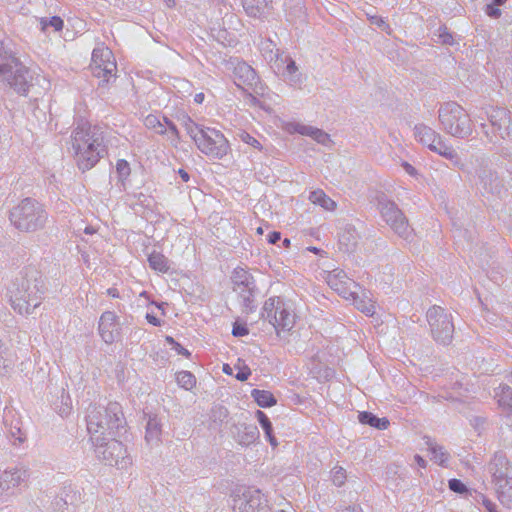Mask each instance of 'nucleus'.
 <instances>
[{
	"mask_svg": "<svg viewBox=\"0 0 512 512\" xmlns=\"http://www.w3.org/2000/svg\"><path fill=\"white\" fill-rule=\"evenodd\" d=\"M272 0H242L245 12L254 18L263 17L270 8Z\"/></svg>",
	"mask_w": 512,
	"mask_h": 512,
	"instance_id": "obj_27",
	"label": "nucleus"
},
{
	"mask_svg": "<svg viewBox=\"0 0 512 512\" xmlns=\"http://www.w3.org/2000/svg\"><path fill=\"white\" fill-rule=\"evenodd\" d=\"M144 124L148 129H152L158 134H164L167 131L166 126L155 115H148L145 118Z\"/></svg>",
	"mask_w": 512,
	"mask_h": 512,
	"instance_id": "obj_45",
	"label": "nucleus"
},
{
	"mask_svg": "<svg viewBox=\"0 0 512 512\" xmlns=\"http://www.w3.org/2000/svg\"><path fill=\"white\" fill-rule=\"evenodd\" d=\"M433 339L443 345H448L453 338L454 324L452 315L440 306H432L426 314Z\"/></svg>",
	"mask_w": 512,
	"mask_h": 512,
	"instance_id": "obj_12",
	"label": "nucleus"
},
{
	"mask_svg": "<svg viewBox=\"0 0 512 512\" xmlns=\"http://www.w3.org/2000/svg\"><path fill=\"white\" fill-rule=\"evenodd\" d=\"M262 318L271 324L278 335L280 331H290L295 324L294 314L286 308L279 297L269 298L265 301Z\"/></svg>",
	"mask_w": 512,
	"mask_h": 512,
	"instance_id": "obj_11",
	"label": "nucleus"
},
{
	"mask_svg": "<svg viewBox=\"0 0 512 512\" xmlns=\"http://www.w3.org/2000/svg\"><path fill=\"white\" fill-rule=\"evenodd\" d=\"M9 220L18 231L34 233L46 226L48 212L38 200L27 197L10 210Z\"/></svg>",
	"mask_w": 512,
	"mask_h": 512,
	"instance_id": "obj_4",
	"label": "nucleus"
},
{
	"mask_svg": "<svg viewBox=\"0 0 512 512\" xmlns=\"http://www.w3.org/2000/svg\"><path fill=\"white\" fill-rule=\"evenodd\" d=\"M197 148L208 157L221 159L230 150L229 143L224 135L214 129L205 127L195 141Z\"/></svg>",
	"mask_w": 512,
	"mask_h": 512,
	"instance_id": "obj_14",
	"label": "nucleus"
},
{
	"mask_svg": "<svg viewBox=\"0 0 512 512\" xmlns=\"http://www.w3.org/2000/svg\"><path fill=\"white\" fill-rule=\"evenodd\" d=\"M29 292H22L20 298L23 299L24 305L27 306V312H24L23 315L31 314L34 309L39 307L40 305H33V302L30 300V297L28 296Z\"/></svg>",
	"mask_w": 512,
	"mask_h": 512,
	"instance_id": "obj_53",
	"label": "nucleus"
},
{
	"mask_svg": "<svg viewBox=\"0 0 512 512\" xmlns=\"http://www.w3.org/2000/svg\"><path fill=\"white\" fill-rule=\"evenodd\" d=\"M235 78L239 81L236 82L238 86L241 84L252 86L257 81V75L255 70L248 65L246 62H239L234 67Z\"/></svg>",
	"mask_w": 512,
	"mask_h": 512,
	"instance_id": "obj_25",
	"label": "nucleus"
},
{
	"mask_svg": "<svg viewBox=\"0 0 512 512\" xmlns=\"http://www.w3.org/2000/svg\"><path fill=\"white\" fill-rule=\"evenodd\" d=\"M483 110L488 122H482L480 128L488 142L496 144L500 140L512 141V112L497 106Z\"/></svg>",
	"mask_w": 512,
	"mask_h": 512,
	"instance_id": "obj_7",
	"label": "nucleus"
},
{
	"mask_svg": "<svg viewBox=\"0 0 512 512\" xmlns=\"http://www.w3.org/2000/svg\"><path fill=\"white\" fill-rule=\"evenodd\" d=\"M251 375V370L249 367L244 366L242 368H239V371L235 375L236 379L239 381H245L248 379V377Z\"/></svg>",
	"mask_w": 512,
	"mask_h": 512,
	"instance_id": "obj_56",
	"label": "nucleus"
},
{
	"mask_svg": "<svg viewBox=\"0 0 512 512\" xmlns=\"http://www.w3.org/2000/svg\"><path fill=\"white\" fill-rule=\"evenodd\" d=\"M346 478H347L346 471L343 467L335 466L331 470V480L334 485L341 487L342 485H344Z\"/></svg>",
	"mask_w": 512,
	"mask_h": 512,
	"instance_id": "obj_47",
	"label": "nucleus"
},
{
	"mask_svg": "<svg viewBox=\"0 0 512 512\" xmlns=\"http://www.w3.org/2000/svg\"><path fill=\"white\" fill-rule=\"evenodd\" d=\"M149 266L160 273H167L170 269L169 260L160 252L153 251L148 257Z\"/></svg>",
	"mask_w": 512,
	"mask_h": 512,
	"instance_id": "obj_33",
	"label": "nucleus"
},
{
	"mask_svg": "<svg viewBox=\"0 0 512 512\" xmlns=\"http://www.w3.org/2000/svg\"><path fill=\"white\" fill-rule=\"evenodd\" d=\"M498 500L500 503L508 508L512 509V480L495 485Z\"/></svg>",
	"mask_w": 512,
	"mask_h": 512,
	"instance_id": "obj_30",
	"label": "nucleus"
},
{
	"mask_svg": "<svg viewBox=\"0 0 512 512\" xmlns=\"http://www.w3.org/2000/svg\"><path fill=\"white\" fill-rule=\"evenodd\" d=\"M71 144L76 164L83 172L92 169L106 153L102 132L89 123L79 124L74 129Z\"/></svg>",
	"mask_w": 512,
	"mask_h": 512,
	"instance_id": "obj_1",
	"label": "nucleus"
},
{
	"mask_svg": "<svg viewBox=\"0 0 512 512\" xmlns=\"http://www.w3.org/2000/svg\"><path fill=\"white\" fill-rule=\"evenodd\" d=\"M57 399L53 402L56 412L61 417H67L72 411V401L63 387L56 390Z\"/></svg>",
	"mask_w": 512,
	"mask_h": 512,
	"instance_id": "obj_28",
	"label": "nucleus"
},
{
	"mask_svg": "<svg viewBox=\"0 0 512 512\" xmlns=\"http://www.w3.org/2000/svg\"><path fill=\"white\" fill-rule=\"evenodd\" d=\"M251 397L258 406L263 408L272 407L277 403L274 395L267 390L253 389L251 391Z\"/></svg>",
	"mask_w": 512,
	"mask_h": 512,
	"instance_id": "obj_32",
	"label": "nucleus"
},
{
	"mask_svg": "<svg viewBox=\"0 0 512 512\" xmlns=\"http://www.w3.org/2000/svg\"><path fill=\"white\" fill-rule=\"evenodd\" d=\"M172 347L179 355L185 356L187 358L191 355V353L178 342H176Z\"/></svg>",
	"mask_w": 512,
	"mask_h": 512,
	"instance_id": "obj_59",
	"label": "nucleus"
},
{
	"mask_svg": "<svg viewBox=\"0 0 512 512\" xmlns=\"http://www.w3.org/2000/svg\"><path fill=\"white\" fill-rule=\"evenodd\" d=\"M256 418H257L258 422L260 423L261 427L263 428L270 444L273 446H276L277 442H276V438L273 436L272 423L269 420V418L267 417V415L263 411L257 410Z\"/></svg>",
	"mask_w": 512,
	"mask_h": 512,
	"instance_id": "obj_38",
	"label": "nucleus"
},
{
	"mask_svg": "<svg viewBox=\"0 0 512 512\" xmlns=\"http://www.w3.org/2000/svg\"><path fill=\"white\" fill-rule=\"evenodd\" d=\"M493 485L512 480V465L503 452H496L488 465Z\"/></svg>",
	"mask_w": 512,
	"mask_h": 512,
	"instance_id": "obj_18",
	"label": "nucleus"
},
{
	"mask_svg": "<svg viewBox=\"0 0 512 512\" xmlns=\"http://www.w3.org/2000/svg\"><path fill=\"white\" fill-rule=\"evenodd\" d=\"M340 512H363L359 505H349L343 508Z\"/></svg>",
	"mask_w": 512,
	"mask_h": 512,
	"instance_id": "obj_64",
	"label": "nucleus"
},
{
	"mask_svg": "<svg viewBox=\"0 0 512 512\" xmlns=\"http://www.w3.org/2000/svg\"><path fill=\"white\" fill-rule=\"evenodd\" d=\"M350 299L353 300L356 308L361 312L365 313L368 316H372L375 313V303L372 299L363 295L360 297L356 291L354 294L350 296Z\"/></svg>",
	"mask_w": 512,
	"mask_h": 512,
	"instance_id": "obj_34",
	"label": "nucleus"
},
{
	"mask_svg": "<svg viewBox=\"0 0 512 512\" xmlns=\"http://www.w3.org/2000/svg\"><path fill=\"white\" fill-rule=\"evenodd\" d=\"M309 200L315 204L321 206L327 211H334L336 209V202L331 199L323 190L317 189L310 193Z\"/></svg>",
	"mask_w": 512,
	"mask_h": 512,
	"instance_id": "obj_29",
	"label": "nucleus"
},
{
	"mask_svg": "<svg viewBox=\"0 0 512 512\" xmlns=\"http://www.w3.org/2000/svg\"><path fill=\"white\" fill-rule=\"evenodd\" d=\"M485 12L489 17L494 19H497L501 16V10L493 4L486 5Z\"/></svg>",
	"mask_w": 512,
	"mask_h": 512,
	"instance_id": "obj_55",
	"label": "nucleus"
},
{
	"mask_svg": "<svg viewBox=\"0 0 512 512\" xmlns=\"http://www.w3.org/2000/svg\"><path fill=\"white\" fill-rule=\"evenodd\" d=\"M486 423V418L482 416H473L470 419L471 426L478 432V434H480L481 431L485 429Z\"/></svg>",
	"mask_w": 512,
	"mask_h": 512,
	"instance_id": "obj_50",
	"label": "nucleus"
},
{
	"mask_svg": "<svg viewBox=\"0 0 512 512\" xmlns=\"http://www.w3.org/2000/svg\"><path fill=\"white\" fill-rule=\"evenodd\" d=\"M116 172L120 180L126 179L130 175V166L126 160L120 159L116 164Z\"/></svg>",
	"mask_w": 512,
	"mask_h": 512,
	"instance_id": "obj_49",
	"label": "nucleus"
},
{
	"mask_svg": "<svg viewBox=\"0 0 512 512\" xmlns=\"http://www.w3.org/2000/svg\"><path fill=\"white\" fill-rule=\"evenodd\" d=\"M358 420L362 424L369 425L379 430L387 429L390 424L387 418H378L373 413L367 411L359 413Z\"/></svg>",
	"mask_w": 512,
	"mask_h": 512,
	"instance_id": "obj_31",
	"label": "nucleus"
},
{
	"mask_svg": "<svg viewBox=\"0 0 512 512\" xmlns=\"http://www.w3.org/2000/svg\"><path fill=\"white\" fill-rule=\"evenodd\" d=\"M359 234L355 227L347 225L339 235V248L345 253H352L356 250Z\"/></svg>",
	"mask_w": 512,
	"mask_h": 512,
	"instance_id": "obj_24",
	"label": "nucleus"
},
{
	"mask_svg": "<svg viewBox=\"0 0 512 512\" xmlns=\"http://www.w3.org/2000/svg\"><path fill=\"white\" fill-rule=\"evenodd\" d=\"M495 396L498 398L499 405L512 411V389L506 384H502L496 390Z\"/></svg>",
	"mask_w": 512,
	"mask_h": 512,
	"instance_id": "obj_35",
	"label": "nucleus"
},
{
	"mask_svg": "<svg viewBox=\"0 0 512 512\" xmlns=\"http://www.w3.org/2000/svg\"><path fill=\"white\" fill-rule=\"evenodd\" d=\"M40 24L42 31H46L48 27H52L54 31H60L64 25L63 20L58 16H53L50 19L42 18Z\"/></svg>",
	"mask_w": 512,
	"mask_h": 512,
	"instance_id": "obj_46",
	"label": "nucleus"
},
{
	"mask_svg": "<svg viewBox=\"0 0 512 512\" xmlns=\"http://www.w3.org/2000/svg\"><path fill=\"white\" fill-rule=\"evenodd\" d=\"M161 425L159 421L154 418H149L146 425L145 439L149 444L157 443L160 440Z\"/></svg>",
	"mask_w": 512,
	"mask_h": 512,
	"instance_id": "obj_36",
	"label": "nucleus"
},
{
	"mask_svg": "<svg viewBox=\"0 0 512 512\" xmlns=\"http://www.w3.org/2000/svg\"><path fill=\"white\" fill-rule=\"evenodd\" d=\"M378 209L382 219L398 236L408 239L412 235L407 218L395 202L382 196L378 198Z\"/></svg>",
	"mask_w": 512,
	"mask_h": 512,
	"instance_id": "obj_13",
	"label": "nucleus"
},
{
	"mask_svg": "<svg viewBox=\"0 0 512 512\" xmlns=\"http://www.w3.org/2000/svg\"><path fill=\"white\" fill-rule=\"evenodd\" d=\"M164 121H165V123H166V125H167V128H168L169 132H170V133H171V134H172L176 139H178V138H179V132H178V129H177L176 125H175L172 121L168 120L167 118H164Z\"/></svg>",
	"mask_w": 512,
	"mask_h": 512,
	"instance_id": "obj_58",
	"label": "nucleus"
},
{
	"mask_svg": "<svg viewBox=\"0 0 512 512\" xmlns=\"http://www.w3.org/2000/svg\"><path fill=\"white\" fill-rule=\"evenodd\" d=\"M435 36L438 38V42L442 45H455L458 44V41L456 40L455 34L449 31V29L446 26H440Z\"/></svg>",
	"mask_w": 512,
	"mask_h": 512,
	"instance_id": "obj_40",
	"label": "nucleus"
},
{
	"mask_svg": "<svg viewBox=\"0 0 512 512\" xmlns=\"http://www.w3.org/2000/svg\"><path fill=\"white\" fill-rule=\"evenodd\" d=\"M82 499L81 493L73 488H65L64 497L56 501V506L62 509L64 505L76 506Z\"/></svg>",
	"mask_w": 512,
	"mask_h": 512,
	"instance_id": "obj_37",
	"label": "nucleus"
},
{
	"mask_svg": "<svg viewBox=\"0 0 512 512\" xmlns=\"http://www.w3.org/2000/svg\"><path fill=\"white\" fill-rule=\"evenodd\" d=\"M240 137H241L242 141L245 142L246 144H249L259 150L262 149L260 142L256 138H254L253 136L248 134L247 132H242L240 134Z\"/></svg>",
	"mask_w": 512,
	"mask_h": 512,
	"instance_id": "obj_52",
	"label": "nucleus"
},
{
	"mask_svg": "<svg viewBox=\"0 0 512 512\" xmlns=\"http://www.w3.org/2000/svg\"><path fill=\"white\" fill-rule=\"evenodd\" d=\"M177 383L186 390L192 389L196 384L195 376L189 371H181L176 376Z\"/></svg>",
	"mask_w": 512,
	"mask_h": 512,
	"instance_id": "obj_43",
	"label": "nucleus"
},
{
	"mask_svg": "<svg viewBox=\"0 0 512 512\" xmlns=\"http://www.w3.org/2000/svg\"><path fill=\"white\" fill-rule=\"evenodd\" d=\"M426 444L428 445V449L432 454V459L439 463L440 465H444V463L448 460L449 455L444 450V448L430 439L427 440Z\"/></svg>",
	"mask_w": 512,
	"mask_h": 512,
	"instance_id": "obj_39",
	"label": "nucleus"
},
{
	"mask_svg": "<svg viewBox=\"0 0 512 512\" xmlns=\"http://www.w3.org/2000/svg\"><path fill=\"white\" fill-rule=\"evenodd\" d=\"M232 433L242 446H249L259 438V430L255 425L239 424L234 426Z\"/></svg>",
	"mask_w": 512,
	"mask_h": 512,
	"instance_id": "obj_22",
	"label": "nucleus"
},
{
	"mask_svg": "<svg viewBox=\"0 0 512 512\" xmlns=\"http://www.w3.org/2000/svg\"><path fill=\"white\" fill-rule=\"evenodd\" d=\"M98 330L103 341L107 344H112L119 335L116 314L112 311L102 313Z\"/></svg>",
	"mask_w": 512,
	"mask_h": 512,
	"instance_id": "obj_20",
	"label": "nucleus"
},
{
	"mask_svg": "<svg viewBox=\"0 0 512 512\" xmlns=\"http://www.w3.org/2000/svg\"><path fill=\"white\" fill-rule=\"evenodd\" d=\"M438 120L440 128L452 137L466 139L473 133V122L469 113L455 101L440 105Z\"/></svg>",
	"mask_w": 512,
	"mask_h": 512,
	"instance_id": "obj_5",
	"label": "nucleus"
},
{
	"mask_svg": "<svg viewBox=\"0 0 512 512\" xmlns=\"http://www.w3.org/2000/svg\"><path fill=\"white\" fill-rule=\"evenodd\" d=\"M501 157L512 164V147H504L500 152Z\"/></svg>",
	"mask_w": 512,
	"mask_h": 512,
	"instance_id": "obj_57",
	"label": "nucleus"
},
{
	"mask_svg": "<svg viewBox=\"0 0 512 512\" xmlns=\"http://www.w3.org/2000/svg\"><path fill=\"white\" fill-rule=\"evenodd\" d=\"M231 281L233 291L237 293L243 313H251L256 310L255 295L256 283L251 273L243 268L234 269Z\"/></svg>",
	"mask_w": 512,
	"mask_h": 512,
	"instance_id": "obj_10",
	"label": "nucleus"
},
{
	"mask_svg": "<svg viewBox=\"0 0 512 512\" xmlns=\"http://www.w3.org/2000/svg\"><path fill=\"white\" fill-rule=\"evenodd\" d=\"M7 433L14 445H20L27 439L26 432L22 430L18 423L16 425H10Z\"/></svg>",
	"mask_w": 512,
	"mask_h": 512,
	"instance_id": "obj_42",
	"label": "nucleus"
},
{
	"mask_svg": "<svg viewBox=\"0 0 512 512\" xmlns=\"http://www.w3.org/2000/svg\"><path fill=\"white\" fill-rule=\"evenodd\" d=\"M146 319L153 326H160L161 325V321L156 316H154L153 314L147 313L146 314Z\"/></svg>",
	"mask_w": 512,
	"mask_h": 512,
	"instance_id": "obj_63",
	"label": "nucleus"
},
{
	"mask_svg": "<svg viewBox=\"0 0 512 512\" xmlns=\"http://www.w3.org/2000/svg\"><path fill=\"white\" fill-rule=\"evenodd\" d=\"M448 485L450 490L456 493L462 494L467 491L465 484L459 479H450Z\"/></svg>",
	"mask_w": 512,
	"mask_h": 512,
	"instance_id": "obj_51",
	"label": "nucleus"
},
{
	"mask_svg": "<svg viewBox=\"0 0 512 512\" xmlns=\"http://www.w3.org/2000/svg\"><path fill=\"white\" fill-rule=\"evenodd\" d=\"M96 457L106 465L115 466L118 469H126L131 465V458L122 442L114 436L100 438L98 441L91 439Z\"/></svg>",
	"mask_w": 512,
	"mask_h": 512,
	"instance_id": "obj_8",
	"label": "nucleus"
},
{
	"mask_svg": "<svg viewBox=\"0 0 512 512\" xmlns=\"http://www.w3.org/2000/svg\"><path fill=\"white\" fill-rule=\"evenodd\" d=\"M281 239V233L277 231H273L268 236V242L270 244H276Z\"/></svg>",
	"mask_w": 512,
	"mask_h": 512,
	"instance_id": "obj_62",
	"label": "nucleus"
},
{
	"mask_svg": "<svg viewBox=\"0 0 512 512\" xmlns=\"http://www.w3.org/2000/svg\"><path fill=\"white\" fill-rule=\"evenodd\" d=\"M87 430L90 439L98 441L107 436H116L125 429L126 420L122 407L117 402H110L106 407L90 405L86 415Z\"/></svg>",
	"mask_w": 512,
	"mask_h": 512,
	"instance_id": "obj_3",
	"label": "nucleus"
},
{
	"mask_svg": "<svg viewBox=\"0 0 512 512\" xmlns=\"http://www.w3.org/2000/svg\"><path fill=\"white\" fill-rule=\"evenodd\" d=\"M293 130L294 132L299 133L301 135L311 137L313 140H315L317 143L323 146H330V144L332 143L330 135L326 133L324 130L319 129L317 127L295 123L293 124Z\"/></svg>",
	"mask_w": 512,
	"mask_h": 512,
	"instance_id": "obj_23",
	"label": "nucleus"
},
{
	"mask_svg": "<svg viewBox=\"0 0 512 512\" xmlns=\"http://www.w3.org/2000/svg\"><path fill=\"white\" fill-rule=\"evenodd\" d=\"M0 80L6 81L16 92L23 95L42 83L49 85L44 76L35 75L24 66L3 41H0Z\"/></svg>",
	"mask_w": 512,
	"mask_h": 512,
	"instance_id": "obj_2",
	"label": "nucleus"
},
{
	"mask_svg": "<svg viewBox=\"0 0 512 512\" xmlns=\"http://www.w3.org/2000/svg\"><path fill=\"white\" fill-rule=\"evenodd\" d=\"M229 415L228 409L222 405H215L211 409L210 419L212 422L221 425Z\"/></svg>",
	"mask_w": 512,
	"mask_h": 512,
	"instance_id": "obj_44",
	"label": "nucleus"
},
{
	"mask_svg": "<svg viewBox=\"0 0 512 512\" xmlns=\"http://www.w3.org/2000/svg\"><path fill=\"white\" fill-rule=\"evenodd\" d=\"M371 22L373 24L377 25L378 27L382 28L383 30L388 27V25L385 23V21L381 17H378V16L371 17Z\"/></svg>",
	"mask_w": 512,
	"mask_h": 512,
	"instance_id": "obj_60",
	"label": "nucleus"
},
{
	"mask_svg": "<svg viewBox=\"0 0 512 512\" xmlns=\"http://www.w3.org/2000/svg\"><path fill=\"white\" fill-rule=\"evenodd\" d=\"M90 69L95 77L103 78V82L108 83L111 78L115 77L117 70L112 51L107 47L94 48Z\"/></svg>",
	"mask_w": 512,
	"mask_h": 512,
	"instance_id": "obj_16",
	"label": "nucleus"
},
{
	"mask_svg": "<svg viewBox=\"0 0 512 512\" xmlns=\"http://www.w3.org/2000/svg\"><path fill=\"white\" fill-rule=\"evenodd\" d=\"M259 50L264 59L269 63H274L275 68L279 71L280 52L276 44L269 38L261 39L259 42Z\"/></svg>",
	"mask_w": 512,
	"mask_h": 512,
	"instance_id": "obj_26",
	"label": "nucleus"
},
{
	"mask_svg": "<svg viewBox=\"0 0 512 512\" xmlns=\"http://www.w3.org/2000/svg\"><path fill=\"white\" fill-rule=\"evenodd\" d=\"M477 162L479 163V167L476 169L479 188L484 194L500 197L505 192L503 180L497 171L490 167L488 158L480 157Z\"/></svg>",
	"mask_w": 512,
	"mask_h": 512,
	"instance_id": "obj_15",
	"label": "nucleus"
},
{
	"mask_svg": "<svg viewBox=\"0 0 512 512\" xmlns=\"http://www.w3.org/2000/svg\"><path fill=\"white\" fill-rule=\"evenodd\" d=\"M249 333L248 328L244 324H239L237 322L234 323L233 329H232V335L234 337H242Z\"/></svg>",
	"mask_w": 512,
	"mask_h": 512,
	"instance_id": "obj_54",
	"label": "nucleus"
},
{
	"mask_svg": "<svg viewBox=\"0 0 512 512\" xmlns=\"http://www.w3.org/2000/svg\"><path fill=\"white\" fill-rule=\"evenodd\" d=\"M414 135L419 142L427 146L431 151L451 161L460 169L464 168L461 157L452 146H448L442 136L425 124H417L414 127Z\"/></svg>",
	"mask_w": 512,
	"mask_h": 512,
	"instance_id": "obj_9",
	"label": "nucleus"
},
{
	"mask_svg": "<svg viewBox=\"0 0 512 512\" xmlns=\"http://www.w3.org/2000/svg\"><path fill=\"white\" fill-rule=\"evenodd\" d=\"M287 62L286 67L284 68V75H287L290 77V81H295L292 77L297 72L298 68L296 66V63L291 58L286 57L285 60L282 58L279 59V65L280 69L282 68L283 64Z\"/></svg>",
	"mask_w": 512,
	"mask_h": 512,
	"instance_id": "obj_48",
	"label": "nucleus"
},
{
	"mask_svg": "<svg viewBox=\"0 0 512 512\" xmlns=\"http://www.w3.org/2000/svg\"><path fill=\"white\" fill-rule=\"evenodd\" d=\"M326 281L334 291L345 299H350V296L354 294V290L352 288L358 287V285L340 269H335L329 272L326 277Z\"/></svg>",
	"mask_w": 512,
	"mask_h": 512,
	"instance_id": "obj_19",
	"label": "nucleus"
},
{
	"mask_svg": "<svg viewBox=\"0 0 512 512\" xmlns=\"http://www.w3.org/2000/svg\"><path fill=\"white\" fill-rule=\"evenodd\" d=\"M1 475L6 491H8L9 489L18 487L22 483L28 481L30 478V469L27 466L20 464L4 470Z\"/></svg>",
	"mask_w": 512,
	"mask_h": 512,
	"instance_id": "obj_21",
	"label": "nucleus"
},
{
	"mask_svg": "<svg viewBox=\"0 0 512 512\" xmlns=\"http://www.w3.org/2000/svg\"><path fill=\"white\" fill-rule=\"evenodd\" d=\"M182 125L194 142L198 138L199 134L202 133L203 129H205V127L199 126L190 117L187 116L183 117Z\"/></svg>",
	"mask_w": 512,
	"mask_h": 512,
	"instance_id": "obj_41",
	"label": "nucleus"
},
{
	"mask_svg": "<svg viewBox=\"0 0 512 512\" xmlns=\"http://www.w3.org/2000/svg\"><path fill=\"white\" fill-rule=\"evenodd\" d=\"M234 512H271L267 498L259 489L248 488L233 499Z\"/></svg>",
	"mask_w": 512,
	"mask_h": 512,
	"instance_id": "obj_17",
	"label": "nucleus"
},
{
	"mask_svg": "<svg viewBox=\"0 0 512 512\" xmlns=\"http://www.w3.org/2000/svg\"><path fill=\"white\" fill-rule=\"evenodd\" d=\"M39 272L31 266L22 268L13 278L8 289L11 306L19 314L23 315L27 312V306L24 305L23 299L20 298L22 292H29L28 296L33 305L41 304V296L37 284Z\"/></svg>",
	"mask_w": 512,
	"mask_h": 512,
	"instance_id": "obj_6",
	"label": "nucleus"
},
{
	"mask_svg": "<svg viewBox=\"0 0 512 512\" xmlns=\"http://www.w3.org/2000/svg\"><path fill=\"white\" fill-rule=\"evenodd\" d=\"M483 505L484 507L487 509L488 512H498L497 511V508H496V504L493 503L491 500L489 499H484L483 500Z\"/></svg>",
	"mask_w": 512,
	"mask_h": 512,
	"instance_id": "obj_61",
	"label": "nucleus"
}]
</instances>
